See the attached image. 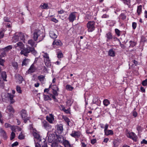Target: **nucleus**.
Segmentation results:
<instances>
[{"label":"nucleus","mask_w":147,"mask_h":147,"mask_svg":"<svg viewBox=\"0 0 147 147\" xmlns=\"http://www.w3.org/2000/svg\"><path fill=\"white\" fill-rule=\"evenodd\" d=\"M22 49L20 53L25 56H28V54L30 52L35 56L37 54V52L33 47H29L26 48H23Z\"/></svg>","instance_id":"1"},{"label":"nucleus","mask_w":147,"mask_h":147,"mask_svg":"<svg viewBox=\"0 0 147 147\" xmlns=\"http://www.w3.org/2000/svg\"><path fill=\"white\" fill-rule=\"evenodd\" d=\"M44 34L38 29L35 30L33 34V38L34 41H41L45 37Z\"/></svg>","instance_id":"2"},{"label":"nucleus","mask_w":147,"mask_h":147,"mask_svg":"<svg viewBox=\"0 0 147 147\" xmlns=\"http://www.w3.org/2000/svg\"><path fill=\"white\" fill-rule=\"evenodd\" d=\"M95 22L93 21H90L88 22L86 26L89 32H92L95 30Z\"/></svg>","instance_id":"3"},{"label":"nucleus","mask_w":147,"mask_h":147,"mask_svg":"<svg viewBox=\"0 0 147 147\" xmlns=\"http://www.w3.org/2000/svg\"><path fill=\"white\" fill-rule=\"evenodd\" d=\"M20 113L24 122L25 123H26L27 121L30 119V118L28 117L26 111L25 110L23 109L20 111Z\"/></svg>","instance_id":"4"},{"label":"nucleus","mask_w":147,"mask_h":147,"mask_svg":"<svg viewBox=\"0 0 147 147\" xmlns=\"http://www.w3.org/2000/svg\"><path fill=\"white\" fill-rule=\"evenodd\" d=\"M58 34L57 31L55 29L51 30L49 32L50 37L53 39H56L57 37Z\"/></svg>","instance_id":"5"},{"label":"nucleus","mask_w":147,"mask_h":147,"mask_svg":"<svg viewBox=\"0 0 147 147\" xmlns=\"http://www.w3.org/2000/svg\"><path fill=\"white\" fill-rule=\"evenodd\" d=\"M42 126L47 130H49L51 129L52 126L45 120L42 121Z\"/></svg>","instance_id":"6"},{"label":"nucleus","mask_w":147,"mask_h":147,"mask_svg":"<svg viewBox=\"0 0 147 147\" xmlns=\"http://www.w3.org/2000/svg\"><path fill=\"white\" fill-rule=\"evenodd\" d=\"M76 12H73L69 15L68 19L71 22H73L76 18Z\"/></svg>","instance_id":"7"},{"label":"nucleus","mask_w":147,"mask_h":147,"mask_svg":"<svg viewBox=\"0 0 147 147\" xmlns=\"http://www.w3.org/2000/svg\"><path fill=\"white\" fill-rule=\"evenodd\" d=\"M24 45L22 42H19L15 45L14 47L18 49H22L24 48Z\"/></svg>","instance_id":"8"},{"label":"nucleus","mask_w":147,"mask_h":147,"mask_svg":"<svg viewBox=\"0 0 147 147\" xmlns=\"http://www.w3.org/2000/svg\"><path fill=\"white\" fill-rule=\"evenodd\" d=\"M34 63H33L29 69L28 71V74H30L31 73H33L35 71L36 69L34 67Z\"/></svg>","instance_id":"9"},{"label":"nucleus","mask_w":147,"mask_h":147,"mask_svg":"<svg viewBox=\"0 0 147 147\" xmlns=\"http://www.w3.org/2000/svg\"><path fill=\"white\" fill-rule=\"evenodd\" d=\"M127 136L130 138L132 139L134 141H136L137 136L133 132H131L129 133L127 135Z\"/></svg>","instance_id":"10"},{"label":"nucleus","mask_w":147,"mask_h":147,"mask_svg":"<svg viewBox=\"0 0 147 147\" xmlns=\"http://www.w3.org/2000/svg\"><path fill=\"white\" fill-rule=\"evenodd\" d=\"M80 134V132L74 131H72V133L70 134V135L72 137L76 138L79 137Z\"/></svg>","instance_id":"11"},{"label":"nucleus","mask_w":147,"mask_h":147,"mask_svg":"<svg viewBox=\"0 0 147 147\" xmlns=\"http://www.w3.org/2000/svg\"><path fill=\"white\" fill-rule=\"evenodd\" d=\"M46 119L51 123H53V121H54V116L52 114H50L49 116L46 117Z\"/></svg>","instance_id":"12"},{"label":"nucleus","mask_w":147,"mask_h":147,"mask_svg":"<svg viewBox=\"0 0 147 147\" xmlns=\"http://www.w3.org/2000/svg\"><path fill=\"white\" fill-rule=\"evenodd\" d=\"M28 44L30 45L33 48H34V47H36L37 45V44L32 39L29 40L28 41Z\"/></svg>","instance_id":"13"},{"label":"nucleus","mask_w":147,"mask_h":147,"mask_svg":"<svg viewBox=\"0 0 147 147\" xmlns=\"http://www.w3.org/2000/svg\"><path fill=\"white\" fill-rule=\"evenodd\" d=\"M106 37L107 38V41H109V40H111L113 38V37L111 34L110 32L107 33L105 35Z\"/></svg>","instance_id":"14"},{"label":"nucleus","mask_w":147,"mask_h":147,"mask_svg":"<svg viewBox=\"0 0 147 147\" xmlns=\"http://www.w3.org/2000/svg\"><path fill=\"white\" fill-rule=\"evenodd\" d=\"M60 109L62 111L66 113H70V110L69 109H66L64 106L63 105H61Z\"/></svg>","instance_id":"15"},{"label":"nucleus","mask_w":147,"mask_h":147,"mask_svg":"<svg viewBox=\"0 0 147 147\" xmlns=\"http://www.w3.org/2000/svg\"><path fill=\"white\" fill-rule=\"evenodd\" d=\"M50 145L51 147H57L59 145L58 144L57 141L55 140L51 143Z\"/></svg>","instance_id":"16"},{"label":"nucleus","mask_w":147,"mask_h":147,"mask_svg":"<svg viewBox=\"0 0 147 147\" xmlns=\"http://www.w3.org/2000/svg\"><path fill=\"white\" fill-rule=\"evenodd\" d=\"M19 39V37L18 34H17L15 35L12 38V41L13 42H16L18 41Z\"/></svg>","instance_id":"17"},{"label":"nucleus","mask_w":147,"mask_h":147,"mask_svg":"<svg viewBox=\"0 0 147 147\" xmlns=\"http://www.w3.org/2000/svg\"><path fill=\"white\" fill-rule=\"evenodd\" d=\"M8 96L10 100V102L11 104H13V103L15 101L13 99V98L14 96L13 95H12L10 93H8Z\"/></svg>","instance_id":"18"},{"label":"nucleus","mask_w":147,"mask_h":147,"mask_svg":"<svg viewBox=\"0 0 147 147\" xmlns=\"http://www.w3.org/2000/svg\"><path fill=\"white\" fill-rule=\"evenodd\" d=\"M108 55L110 56L113 57L115 56V53L113 49H111L108 52Z\"/></svg>","instance_id":"19"},{"label":"nucleus","mask_w":147,"mask_h":147,"mask_svg":"<svg viewBox=\"0 0 147 147\" xmlns=\"http://www.w3.org/2000/svg\"><path fill=\"white\" fill-rule=\"evenodd\" d=\"M7 111L11 113H14V110L11 105H9L7 107Z\"/></svg>","instance_id":"20"},{"label":"nucleus","mask_w":147,"mask_h":147,"mask_svg":"<svg viewBox=\"0 0 147 147\" xmlns=\"http://www.w3.org/2000/svg\"><path fill=\"white\" fill-rule=\"evenodd\" d=\"M55 137V136L54 134H52L51 136H48V141L50 143L53 142V140L54 139V138Z\"/></svg>","instance_id":"21"},{"label":"nucleus","mask_w":147,"mask_h":147,"mask_svg":"<svg viewBox=\"0 0 147 147\" xmlns=\"http://www.w3.org/2000/svg\"><path fill=\"white\" fill-rule=\"evenodd\" d=\"M57 139L58 142L60 143H63L64 141V138L62 136H59L57 137Z\"/></svg>","instance_id":"22"},{"label":"nucleus","mask_w":147,"mask_h":147,"mask_svg":"<svg viewBox=\"0 0 147 147\" xmlns=\"http://www.w3.org/2000/svg\"><path fill=\"white\" fill-rule=\"evenodd\" d=\"M104 132L105 135L106 136L113 135V131L111 130H107Z\"/></svg>","instance_id":"23"},{"label":"nucleus","mask_w":147,"mask_h":147,"mask_svg":"<svg viewBox=\"0 0 147 147\" xmlns=\"http://www.w3.org/2000/svg\"><path fill=\"white\" fill-rule=\"evenodd\" d=\"M63 118L66 122L67 123V125L68 126H70L71 125V124L70 125V123H71L68 117L64 116L63 117Z\"/></svg>","instance_id":"24"},{"label":"nucleus","mask_w":147,"mask_h":147,"mask_svg":"<svg viewBox=\"0 0 147 147\" xmlns=\"http://www.w3.org/2000/svg\"><path fill=\"white\" fill-rule=\"evenodd\" d=\"M30 61V60L28 59H24L22 62V65H26L29 63Z\"/></svg>","instance_id":"25"},{"label":"nucleus","mask_w":147,"mask_h":147,"mask_svg":"<svg viewBox=\"0 0 147 147\" xmlns=\"http://www.w3.org/2000/svg\"><path fill=\"white\" fill-rule=\"evenodd\" d=\"M63 144L65 147H72L71 145L67 140H65L63 142Z\"/></svg>","instance_id":"26"},{"label":"nucleus","mask_w":147,"mask_h":147,"mask_svg":"<svg viewBox=\"0 0 147 147\" xmlns=\"http://www.w3.org/2000/svg\"><path fill=\"white\" fill-rule=\"evenodd\" d=\"M18 34L19 37L20 38L21 40L25 42V35H24V34L22 33H19Z\"/></svg>","instance_id":"27"},{"label":"nucleus","mask_w":147,"mask_h":147,"mask_svg":"<svg viewBox=\"0 0 147 147\" xmlns=\"http://www.w3.org/2000/svg\"><path fill=\"white\" fill-rule=\"evenodd\" d=\"M52 88L53 90H57V91H59L58 88L55 85H52V84H51L49 86V88Z\"/></svg>","instance_id":"28"},{"label":"nucleus","mask_w":147,"mask_h":147,"mask_svg":"<svg viewBox=\"0 0 147 147\" xmlns=\"http://www.w3.org/2000/svg\"><path fill=\"white\" fill-rule=\"evenodd\" d=\"M53 45H61V41L59 40H55L53 43Z\"/></svg>","instance_id":"29"},{"label":"nucleus","mask_w":147,"mask_h":147,"mask_svg":"<svg viewBox=\"0 0 147 147\" xmlns=\"http://www.w3.org/2000/svg\"><path fill=\"white\" fill-rule=\"evenodd\" d=\"M57 130L58 131V132L61 133L63 130V128L62 125L61 124L57 126Z\"/></svg>","instance_id":"30"},{"label":"nucleus","mask_w":147,"mask_h":147,"mask_svg":"<svg viewBox=\"0 0 147 147\" xmlns=\"http://www.w3.org/2000/svg\"><path fill=\"white\" fill-rule=\"evenodd\" d=\"M0 52L1 54L0 55L1 57H4L5 56L6 52L3 49H0Z\"/></svg>","instance_id":"31"},{"label":"nucleus","mask_w":147,"mask_h":147,"mask_svg":"<svg viewBox=\"0 0 147 147\" xmlns=\"http://www.w3.org/2000/svg\"><path fill=\"white\" fill-rule=\"evenodd\" d=\"M1 77L4 81H6L7 75L5 71H3L1 74Z\"/></svg>","instance_id":"32"},{"label":"nucleus","mask_w":147,"mask_h":147,"mask_svg":"<svg viewBox=\"0 0 147 147\" xmlns=\"http://www.w3.org/2000/svg\"><path fill=\"white\" fill-rule=\"evenodd\" d=\"M142 7L141 5H140L138 7L137 9V12L138 16L140 15L142 11Z\"/></svg>","instance_id":"33"},{"label":"nucleus","mask_w":147,"mask_h":147,"mask_svg":"<svg viewBox=\"0 0 147 147\" xmlns=\"http://www.w3.org/2000/svg\"><path fill=\"white\" fill-rule=\"evenodd\" d=\"M73 102V101H71L70 99H67L66 102V105L67 106H71Z\"/></svg>","instance_id":"34"},{"label":"nucleus","mask_w":147,"mask_h":147,"mask_svg":"<svg viewBox=\"0 0 147 147\" xmlns=\"http://www.w3.org/2000/svg\"><path fill=\"white\" fill-rule=\"evenodd\" d=\"M57 57L59 58H61L63 57V54L61 51H59L57 52Z\"/></svg>","instance_id":"35"},{"label":"nucleus","mask_w":147,"mask_h":147,"mask_svg":"<svg viewBox=\"0 0 147 147\" xmlns=\"http://www.w3.org/2000/svg\"><path fill=\"white\" fill-rule=\"evenodd\" d=\"M103 104L106 106H107L110 103L109 101L107 99H105L103 101Z\"/></svg>","instance_id":"36"},{"label":"nucleus","mask_w":147,"mask_h":147,"mask_svg":"<svg viewBox=\"0 0 147 147\" xmlns=\"http://www.w3.org/2000/svg\"><path fill=\"white\" fill-rule=\"evenodd\" d=\"M12 48V46L11 45H9L7 47H5L4 48H3V49H4V50L6 51H7L11 49Z\"/></svg>","instance_id":"37"},{"label":"nucleus","mask_w":147,"mask_h":147,"mask_svg":"<svg viewBox=\"0 0 147 147\" xmlns=\"http://www.w3.org/2000/svg\"><path fill=\"white\" fill-rule=\"evenodd\" d=\"M66 88L67 90L69 91L72 90L74 89V88L71 86L70 85L67 84L66 86Z\"/></svg>","instance_id":"38"},{"label":"nucleus","mask_w":147,"mask_h":147,"mask_svg":"<svg viewBox=\"0 0 147 147\" xmlns=\"http://www.w3.org/2000/svg\"><path fill=\"white\" fill-rule=\"evenodd\" d=\"M129 43H130V45L129 46L130 47H133L136 45V42L133 41L131 40L129 42Z\"/></svg>","instance_id":"39"},{"label":"nucleus","mask_w":147,"mask_h":147,"mask_svg":"<svg viewBox=\"0 0 147 147\" xmlns=\"http://www.w3.org/2000/svg\"><path fill=\"white\" fill-rule=\"evenodd\" d=\"M48 6L47 4L44 3L43 5H41L40 6V7L42 9H46L47 8Z\"/></svg>","instance_id":"40"},{"label":"nucleus","mask_w":147,"mask_h":147,"mask_svg":"<svg viewBox=\"0 0 147 147\" xmlns=\"http://www.w3.org/2000/svg\"><path fill=\"white\" fill-rule=\"evenodd\" d=\"M38 79L41 82L43 81L45 77L43 75H40L38 76Z\"/></svg>","instance_id":"41"},{"label":"nucleus","mask_w":147,"mask_h":147,"mask_svg":"<svg viewBox=\"0 0 147 147\" xmlns=\"http://www.w3.org/2000/svg\"><path fill=\"white\" fill-rule=\"evenodd\" d=\"M119 18L123 20L125 19L126 18V16L123 13H121L119 16Z\"/></svg>","instance_id":"42"},{"label":"nucleus","mask_w":147,"mask_h":147,"mask_svg":"<svg viewBox=\"0 0 147 147\" xmlns=\"http://www.w3.org/2000/svg\"><path fill=\"white\" fill-rule=\"evenodd\" d=\"M33 135L34 138L37 139H38L40 137V135L36 132H34Z\"/></svg>","instance_id":"43"},{"label":"nucleus","mask_w":147,"mask_h":147,"mask_svg":"<svg viewBox=\"0 0 147 147\" xmlns=\"http://www.w3.org/2000/svg\"><path fill=\"white\" fill-rule=\"evenodd\" d=\"M43 96L44 100H51L50 98L48 95H46L44 94Z\"/></svg>","instance_id":"44"},{"label":"nucleus","mask_w":147,"mask_h":147,"mask_svg":"<svg viewBox=\"0 0 147 147\" xmlns=\"http://www.w3.org/2000/svg\"><path fill=\"white\" fill-rule=\"evenodd\" d=\"M98 98L96 97H95L94 98L93 100H92V103L93 104H97V101H98Z\"/></svg>","instance_id":"45"},{"label":"nucleus","mask_w":147,"mask_h":147,"mask_svg":"<svg viewBox=\"0 0 147 147\" xmlns=\"http://www.w3.org/2000/svg\"><path fill=\"white\" fill-rule=\"evenodd\" d=\"M16 90L17 91L20 93H22V90L21 88L18 86H17L16 87Z\"/></svg>","instance_id":"46"},{"label":"nucleus","mask_w":147,"mask_h":147,"mask_svg":"<svg viewBox=\"0 0 147 147\" xmlns=\"http://www.w3.org/2000/svg\"><path fill=\"white\" fill-rule=\"evenodd\" d=\"M42 53H44V54L42 55L44 59L45 58H49L48 54L47 53H45L44 52H42Z\"/></svg>","instance_id":"47"},{"label":"nucleus","mask_w":147,"mask_h":147,"mask_svg":"<svg viewBox=\"0 0 147 147\" xmlns=\"http://www.w3.org/2000/svg\"><path fill=\"white\" fill-rule=\"evenodd\" d=\"M12 65L15 69H17L18 67V64L17 62H13L12 63Z\"/></svg>","instance_id":"48"},{"label":"nucleus","mask_w":147,"mask_h":147,"mask_svg":"<svg viewBox=\"0 0 147 147\" xmlns=\"http://www.w3.org/2000/svg\"><path fill=\"white\" fill-rule=\"evenodd\" d=\"M137 129L138 132H140L142 131V129L141 126L138 125L137 127Z\"/></svg>","instance_id":"49"},{"label":"nucleus","mask_w":147,"mask_h":147,"mask_svg":"<svg viewBox=\"0 0 147 147\" xmlns=\"http://www.w3.org/2000/svg\"><path fill=\"white\" fill-rule=\"evenodd\" d=\"M15 134L13 133V132H12L11 134V137L10 138V140H11L15 138Z\"/></svg>","instance_id":"50"},{"label":"nucleus","mask_w":147,"mask_h":147,"mask_svg":"<svg viewBox=\"0 0 147 147\" xmlns=\"http://www.w3.org/2000/svg\"><path fill=\"white\" fill-rule=\"evenodd\" d=\"M0 133L3 134V136H6V133L5 131L2 128L0 129Z\"/></svg>","instance_id":"51"},{"label":"nucleus","mask_w":147,"mask_h":147,"mask_svg":"<svg viewBox=\"0 0 147 147\" xmlns=\"http://www.w3.org/2000/svg\"><path fill=\"white\" fill-rule=\"evenodd\" d=\"M45 65L47 67H50L51 65L50 60L45 63Z\"/></svg>","instance_id":"52"},{"label":"nucleus","mask_w":147,"mask_h":147,"mask_svg":"<svg viewBox=\"0 0 147 147\" xmlns=\"http://www.w3.org/2000/svg\"><path fill=\"white\" fill-rule=\"evenodd\" d=\"M57 90H53L52 93L53 95L57 96L58 95V93L57 92Z\"/></svg>","instance_id":"53"},{"label":"nucleus","mask_w":147,"mask_h":147,"mask_svg":"<svg viewBox=\"0 0 147 147\" xmlns=\"http://www.w3.org/2000/svg\"><path fill=\"white\" fill-rule=\"evenodd\" d=\"M1 55H0V65L3 66L4 65L3 63L4 61L3 59H1Z\"/></svg>","instance_id":"54"},{"label":"nucleus","mask_w":147,"mask_h":147,"mask_svg":"<svg viewBox=\"0 0 147 147\" xmlns=\"http://www.w3.org/2000/svg\"><path fill=\"white\" fill-rule=\"evenodd\" d=\"M24 135L22 133H21L19 135L18 138L19 139L22 140L24 139Z\"/></svg>","instance_id":"55"},{"label":"nucleus","mask_w":147,"mask_h":147,"mask_svg":"<svg viewBox=\"0 0 147 147\" xmlns=\"http://www.w3.org/2000/svg\"><path fill=\"white\" fill-rule=\"evenodd\" d=\"M135 109H134V110H135ZM138 115V113L136 111H134V110L133 112V116L134 117H136Z\"/></svg>","instance_id":"56"},{"label":"nucleus","mask_w":147,"mask_h":147,"mask_svg":"<svg viewBox=\"0 0 147 147\" xmlns=\"http://www.w3.org/2000/svg\"><path fill=\"white\" fill-rule=\"evenodd\" d=\"M142 84L144 86H146L147 85V79L143 81L142 82Z\"/></svg>","instance_id":"57"},{"label":"nucleus","mask_w":147,"mask_h":147,"mask_svg":"<svg viewBox=\"0 0 147 147\" xmlns=\"http://www.w3.org/2000/svg\"><path fill=\"white\" fill-rule=\"evenodd\" d=\"M115 31L116 33L118 36L120 35V31L117 29H115Z\"/></svg>","instance_id":"58"},{"label":"nucleus","mask_w":147,"mask_h":147,"mask_svg":"<svg viewBox=\"0 0 147 147\" xmlns=\"http://www.w3.org/2000/svg\"><path fill=\"white\" fill-rule=\"evenodd\" d=\"M18 80H19V83H21L24 80V79L22 76H19L18 78Z\"/></svg>","instance_id":"59"},{"label":"nucleus","mask_w":147,"mask_h":147,"mask_svg":"<svg viewBox=\"0 0 147 147\" xmlns=\"http://www.w3.org/2000/svg\"><path fill=\"white\" fill-rule=\"evenodd\" d=\"M4 20L6 22H10V21L9 19L7 17H5L3 18Z\"/></svg>","instance_id":"60"},{"label":"nucleus","mask_w":147,"mask_h":147,"mask_svg":"<svg viewBox=\"0 0 147 147\" xmlns=\"http://www.w3.org/2000/svg\"><path fill=\"white\" fill-rule=\"evenodd\" d=\"M136 23L135 22H133L132 24V28L134 29H135L136 27Z\"/></svg>","instance_id":"61"},{"label":"nucleus","mask_w":147,"mask_h":147,"mask_svg":"<svg viewBox=\"0 0 147 147\" xmlns=\"http://www.w3.org/2000/svg\"><path fill=\"white\" fill-rule=\"evenodd\" d=\"M117 141L116 140H114L113 141V144L114 147H116L117 146Z\"/></svg>","instance_id":"62"},{"label":"nucleus","mask_w":147,"mask_h":147,"mask_svg":"<svg viewBox=\"0 0 147 147\" xmlns=\"http://www.w3.org/2000/svg\"><path fill=\"white\" fill-rule=\"evenodd\" d=\"M11 126L10 124L7 123H5V127L6 128L10 127Z\"/></svg>","instance_id":"63"},{"label":"nucleus","mask_w":147,"mask_h":147,"mask_svg":"<svg viewBox=\"0 0 147 147\" xmlns=\"http://www.w3.org/2000/svg\"><path fill=\"white\" fill-rule=\"evenodd\" d=\"M109 17V16L106 14H104L102 16V18H105Z\"/></svg>","instance_id":"64"}]
</instances>
